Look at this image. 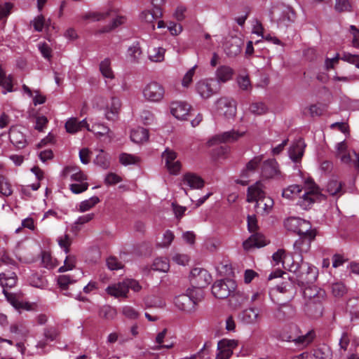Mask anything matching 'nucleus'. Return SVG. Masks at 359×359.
<instances>
[{"label":"nucleus","instance_id":"56","mask_svg":"<svg viewBox=\"0 0 359 359\" xmlns=\"http://www.w3.org/2000/svg\"><path fill=\"white\" fill-rule=\"evenodd\" d=\"M124 22V18L122 16L118 17L114 19L110 25H106L102 27L101 32H109L112 29H115L118 26L122 25Z\"/></svg>","mask_w":359,"mask_h":359},{"label":"nucleus","instance_id":"46","mask_svg":"<svg viewBox=\"0 0 359 359\" xmlns=\"http://www.w3.org/2000/svg\"><path fill=\"white\" fill-rule=\"evenodd\" d=\"M94 163L100 166L103 169H107L109 166V161L107 155L104 152L103 150H100V153L97 155L94 159Z\"/></svg>","mask_w":359,"mask_h":359},{"label":"nucleus","instance_id":"45","mask_svg":"<svg viewBox=\"0 0 359 359\" xmlns=\"http://www.w3.org/2000/svg\"><path fill=\"white\" fill-rule=\"evenodd\" d=\"M292 311V309L288 305H283L279 306L275 312V317L279 320H284L290 317V313Z\"/></svg>","mask_w":359,"mask_h":359},{"label":"nucleus","instance_id":"36","mask_svg":"<svg viewBox=\"0 0 359 359\" xmlns=\"http://www.w3.org/2000/svg\"><path fill=\"white\" fill-rule=\"evenodd\" d=\"M0 86L3 88V93L13 91V79L11 75L6 76L0 67Z\"/></svg>","mask_w":359,"mask_h":359},{"label":"nucleus","instance_id":"40","mask_svg":"<svg viewBox=\"0 0 359 359\" xmlns=\"http://www.w3.org/2000/svg\"><path fill=\"white\" fill-rule=\"evenodd\" d=\"M169 262L166 258L157 257L153 262L151 269L154 271L165 272L169 269Z\"/></svg>","mask_w":359,"mask_h":359},{"label":"nucleus","instance_id":"20","mask_svg":"<svg viewBox=\"0 0 359 359\" xmlns=\"http://www.w3.org/2000/svg\"><path fill=\"white\" fill-rule=\"evenodd\" d=\"M243 41L239 37H231L226 41L224 45V51L229 57H235L241 51Z\"/></svg>","mask_w":359,"mask_h":359},{"label":"nucleus","instance_id":"41","mask_svg":"<svg viewBox=\"0 0 359 359\" xmlns=\"http://www.w3.org/2000/svg\"><path fill=\"white\" fill-rule=\"evenodd\" d=\"M100 70L102 76L105 78L113 79L114 76L111 68V62L109 58H106L100 62Z\"/></svg>","mask_w":359,"mask_h":359},{"label":"nucleus","instance_id":"28","mask_svg":"<svg viewBox=\"0 0 359 359\" xmlns=\"http://www.w3.org/2000/svg\"><path fill=\"white\" fill-rule=\"evenodd\" d=\"M233 74V70L228 66H220L216 71V78L215 81L220 83H225L231 79L232 76Z\"/></svg>","mask_w":359,"mask_h":359},{"label":"nucleus","instance_id":"53","mask_svg":"<svg viewBox=\"0 0 359 359\" xmlns=\"http://www.w3.org/2000/svg\"><path fill=\"white\" fill-rule=\"evenodd\" d=\"M119 161L124 165H133L137 163L138 158L132 154L122 153L119 156Z\"/></svg>","mask_w":359,"mask_h":359},{"label":"nucleus","instance_id":"50","mask_svg":"<svg viewBox=\"0 0 359 359\" xmlns=\"http://www.w3.org/2000/svg\"><path fill=\"white\" fill-rule=\"evenodd\" d=\"M13 191L11 184L8 182L6 177L0 175V194L5 196H8L12 194Z\"/></svg>","mask_w":359,"mask_h":359},{"label":"nucleus","instance_id":"58","mask_svg":"<svg viewBox=\"0 0 359 359\" xmlns=\"http://www.w3.org/2000/svg\"><path fill=\"white\" fill-rule=\"evenodd\" d=\"M237 83L239 88L243 90H251V83L248 76H240L237 79Z\"/></svg>","mask_w":359,"mask_h":359},{"label":"nucleus","instance_id":"52","mask_svg":"<svg viewBox=\"0 0 359 359\" xmlns=\"http://www.w3.org/2000/svg\"><path fill=\"white\" fill-rule=\"evenodd\" d=\"M272 258L276 264L282 262L283 266L287 262H290V257L285 255V252L284 250H278L277 252L273 253Z\"/></svg>","mask_w":359,"mask_h":359},{"label":"nucleus","instance_id":"34","mask_svg":"<svg viewBox=\"0 0 359 359\" xmlns=\"http://www.w3.org/2000/svg\"><path fill=\"white\" fill-rule=\"evenodd\" d=\"M343 184L337 180H330L326 186L327 191L331 196H340L345 193V191L342 189Z\"/></svg>","mask_w":359,"mask_h":359},{"label":"nucleus","instance_id":"6","mask_svg":"<svg viewBox=\"0 0 359 359\" xmlns=\"http://www.w3.org/2000/svg\"><path fill=\"white\" fill-rule=\"evenodd\" d=\"M189 280L194 290L207 287L212 280V276L209 272L202 268H194L191 271Z\"/></svg>","mask_w":359,"mask_h":359},{"label":"nucleus","instance_id":"62","mask_svg":"<svg viewBox=\"0 0 359 359\" xmlns=\"http://www.w3.org/2000/svg\"><path fill=\"white\" fill-rule=\"evenodd\" d=\"M73 282L74 280L67 275H61L57 278V283L62 290H67L68 285Z\"/></svg>","mask_w":359,"mask_h":359},{"label":"nucleus","instance_id":"38","mask_svg":"<svg viewBox=\"0 0 359 359\" xmlns=\"http://www.w3.org/2000/svg\"><path fill=\"white\" fill-rule=\"evenodd\" d=\"M347 307L351 316V320L359 319V298L350 299L347 302Z\"/></svg>","mask_w":359,"mask_h":359},{"label":"nucleus","instance_id":"11","mask_svg":"<svg viewBox=\"0 0 359 359\" xmlns=\"http://www.w3.org/2000/svg\"><path fill=\"white\" fill-rule=\"evenodd\" d=\"M165 161V166L172 175H177L181 169V163L175 161L177 158V153L173 150L166 148L161 155Z\"/></svg>","mask_w":359,"mask_h":359},{"label":"nucleus","instance_id":"4","mask_svg":"<svg viewBox=\"0 0 359 359\" xmlns=\"http://www.w3.org/2000/svg\"><path fill=\"white\" fill-rule=\"evenodd\" d=\"M202 299V291L187 289L185 294L175 297L174 302L175 306L181 311L191 312L195 310V306Z\"/></svg>","mask_w":359,"mask_h":359},{"label":"nucleus","instance_id":"54","mask_svg":"<svg viewBox=\"0 0 359 359\" xmlns=\"http://www.w3.org/2000/svg\"><path fill=\"white\" fill-rule=\"evenodd\" d=\"M165 49L163 48H154L149 54V59L154 62H161L164 59Z\"/></svg>","mask_w":359,"mask_h":359},{"label":"nucleus","instance_id":"1","mask_svg":"<svg viewBox=\"0 0 359 359\" xmlns=\"http://www.w3.org/2000/svg\"><path fill=\"white\" fill-rule=\"evenodd\" d=\"M284 226L287 231L298 234L300 236L294 243V246L297 249H301L302 245L306 241H307V245L309 247L311 242L316 238V230L312 229L311 224L309 221L302 218L290 217L285 219Z\"/></svg>","mask_w":359,"mask_h":359},{"label":"nucleus","instance_id":"37","mask_svg":"<svg viewBox=\"0 0 359 359\" xmlns=\"http://www.w3.org/2000/svg\"><path fill=\"white\" fill-rule=\"evenodd\" d=\"M313 335H314V333L313 332H309L306 334L299 336L297 338H294L292 336H289L287 337L286 340L287 341H294L295 343V344L299 345H299L304 346V345H307L310 342H311V341L313 339Z\"/></svg>","mask_w":359,"mask_h":359},{"label":"nucleus","instance_id":"17","mask_svg":"<svg viewBox=\"0 0 359 359\" xmlns=\"http://www.w3.org/2000/svg\"><path fill=\"white\" fill-rule=\"evenodd\" d=\"M269 242L265 236L261 233H252L248 239L243 243L245 250H250L252 248H262L266 246Z\"/></svg>","mask_w":359,"mask_h":359},{"label":"nucleus","instance_id":"3","mask_svg":"<svg viewBox=\"0 0 359 359\" xmlns=\"http://www.w3.org/2000/svg\"><path fill=\"white\" fill-rule=\"evenodd\" d=\"M305 184L307 187L306 190L297 202V205L303 210H309L314 203L326 200V196L320 191L319 187L311 178L307 179Z\"/></svg>","mask_w":359,"mask_h":359},{"label":"nucleus","instance_id":"61","mask_svg":"<svg viewBox=\"0 0 359 359\" xmlns=\"http://www.w3.org/2000/svg\"><path fill=\"white\" fill-rule=\"evenodd\" d=\"M36 125L34 128L39 132L43 131V128L46 126L48 121V118L43 115H36Z\"/></svg>","mask_w":359,"mask_h":359},{"label":"nucleus","instance_id":"7","mask_svg":"<svg viewBox=\"0 0 359 359\" xmlns=\"http://www.w3.org/2000/svg\"><path fill=\"white\" fill-rule=\"evenodd\" d=\"M259 185V182H256L255 184L248 188V201H257L258 207L263 205V209L268 212L271 208L273 202L272 199L269 198L267 203H264V192L262 190Z\"/></svg>","mask_w":359,"mask_h":359},{"label":"nucleus","instance_id":"31","mask_svg":"<svg viewBox=\"0 0 359 359\" xmlns=\"http://www.w3.org/2000/svg\"><path fill=\"white\" fill-rule=\"evenodd\" d=\"M130 139L135 143H142L149 139V132L144 128L137 127L131 131Z\"/></svg>","mask_w":359,"mask_h":359},{"label":"nucleus","instance_id":"64","mask_svg":"<svg viewBox=\"0 0 359 359\" xmlns=\"http://www.w3.org/2000/svg\"><path fill=\"white\" fill-rule=\"evenodd\" d=\"M350 32L353 36V46L359 48V29L355 25H351Z\"/></svg>","mask_w":359,"mask_h":359},{"label":"nucleus","instance_id":"35","mask_svg":"<svg viewBox=\"0 0 359 359\" xmlns=\"http://www.w3.org/2000/svg\"><path fill=\"white\" fill-rule=\"evenodd\" d=\"M313 355L315 359H332V352L326 344H322L313 350Z\"/></svg>","mask_w":359,"mask_h":359},{"label":"nucleus","instance_id":"44","mask_svg":"<svg viewBox=\"0 0 359 359\" xmlns=\"http://www.w3.org/2000/svg\"><path fill=\"white\" fill-rule=\"evenodd\" d=\"M116 315V311L109 305H104L99 310V316L107 320L113 319Z\"/></svg>","mask_w":359,"mask_h":359},{"label":"nucleus","instance_id":"27","mask_svg":"<svg viewBox=\"0 0 359 359\" xmlns=\"http://www.w3.org/2000/svg\"><path fill=\"white\" fill-rule=\"evenodd\" d=\"M18 276L15 272L7 271L0 273V285L3 290L6 287L12 288L15 286Z\"/></svg>","mask_w":359,"mask_h":359},{"label":"nucleus","instance_id":"55","mask_svg":"<svg viewBox=\"0 0 359 359\" xmlns=\"http://www.w3.org/2000/svg\"><path fill=\"white\" fill-rule=\"evenodd\" d=\"M267 108L263 102H255L250 107L251 113L256 115H262L266 113Z\"/></svg>","mask_w":359,"mask_h":359},{"label":"nucleus","instance_id":"63","mask_svg":"<svg viewBox=\"0 0 359 359\" xmlns=\"http://www.w3.org/2000/svg\"><path fill=\"white\" fill-rule=\"evenodd\" d=\"M107 265L111 271L122 269L123 266L122 263L114 257H110L107 259Z\"/></svg>","mask_w":359,"mask_h":359},{"label":"nucleus","instance_id":"5","mask_svg":"<svg viewBox=\"0 0 359 359\" xmlns=\"http://www.w3.org/2000/svg\"><path fill=\"white\" fill-rule=\"evenodd\" d=\"M236 283L232 279L218 280L212 286V293L217 299L230 297L236 288Z\"/></svg>","mask_w":359,"mask_h":359},{"label":"nucleus","instance_id":"60","mask_svg":"<svg viewBox=\"0 0 359 359\" xmlns=\"http://www.w3.org/2000/svg\"><path fill=\"white\" fill-rule=\"evenodd\" d=\"M88 186L89 185L88 182L74 183L69 185V189L72 193L79 194L86 191L88 188Z\"/></svg>","mask_w":359,"mask_h":359},{"label":"nucleus","instance_id":"24","mask_svg":"<svg viewBox=\"0 0 359 359\" xmlns=\"http://www.w3.org/2000/svg\"><path fill=\"white\" fill-rule=\"evenodd\" d=\"M279 172L278 163L275 159H268L262 165V175L266 179L273 177Z\"/></svg>","mask_w":359,"mask_h":359},{"label":"nucleus","instance_id":"33","mask_svg":"<svg viewBox=\"0 0 359 359\" xmlns=\"http://www.w3.org/2000/svg\"><path fill=\"white\" fill-rule=\"evenodd\" d=\"M262 161L261 156H255L250 160L241 170V177L243 178H248L250 172H255L256 168L259 165Z\"/></svg>","mask_w":359,"mask_h":359},{"label":"nucleus","instance_id":"22","mask_svg":"<svg viewBox=\"0 0 359 359\" xmlns=\"http://www.w3.org/2000/svg\"><path fill=\"white\" fill-rule=\"evenodd\" d=\"M323 307L321 301H308L305 304L304 311L306 314L313 318H317L323 315Z\"/></svg>","mask_w":359,"mask_h":359},{"label":"nucleus","instance_id":"57","mask_svg":"<svg viewBox=\"0 0 359 359\" xmlns=\"http://www.w3.org/2000/svg\"><path fill=\"white\" fill-rule=\"evenodd\" d=\"M65 128L67 133H75L79 130L78 119L76 118H69L65 123Z\"/></svg>","mask_w":359,"mask_h":359},{"label":"nucleus","instance_id":"13","mask_svg":"<svg viewBox=\"0 0 359 359\" xmlns=\"http://www.w3.org/2000/svg\"><path fill=\"white\" fill-rule=\"evenodd\" d=\"M280 12L279 17L277 20L279 25L288 26L294 22L297 18V14L294 10L288 5L281 4L276 7Z\"/></svg>","mask_w":359,"mask_h":359},{"label":"nucleus","instance_id":"12","mask_svg":"<svg viewBox=\"0 0 359 359\" xmlns=\"http://www.w3.org/2000/svg\"><path fill=\"white\" fill-rule=\"evenodd\" d=\"M237 346L236 340L227 339L220 340L217 344L218 353L216 359H229L233 353V349Z\"/></svg>","mask_w":359,"mask_h":359},{"label":"nucleus","instance_id":"19","mask_svg":"<svg viewBox=\"0 0 359 359\" xmlns=\"http://www.w3.org/2000/svg\"><path fill=\"white\" fill-rule=\"evenodd\" d=\"M191 106L184 102H175L172 104L171 114L177 119L185 120L189 115Z\"/></svg>","mask_w":359,"mask_h":359},{"label":"nucleus","instance_id":"25","mask_svg":"<svg viewBox=\"0 0 359 359\" xmlns=\"http://www.w3.org/2000/svg\"><path fill=\"white\" fill-rule=\"evenodd\" d=\"M9 140L18 149H23L27 144L25 135L15 128H11L10 130Z\"/></svg>","mask_w":359,"mask_h":359},{"label":"nucleus","instance_id":"51","mask_svg":"<svg viewBox=\"0 0 359 359\" xmlns=\"http://www.w3.org/2000/svg\"><path fill=\"white\" fill-rule=\"evenodd\" d=\"M3 293L5 295L8 302L17 309L23 307V302H20L15 297V294L8 292L6 289L3 290Z\"/></svg>","mask_w":359,"mask_h":359},{"label":"nucleus","instance_id":"14","mask_svg":"<svg viewBox=\"0 0 359 359\" xmlns=\"http://www.w3.org/2000/svg\"><path fill=\"white\" fill-rule=\"evenodd\" d=\"M244 133H240L237 130H230L217 134L212 137L209 141V145L212 146L218 143H231L237 141L243 135Z\"/></svg>","mask_w":359,"mask_h":359},{"label":"nucleus","instance_id":"47","mask_svg":"<svg viewBox=\"0 0 359 359\" xmlns=\"http://www.w3.org/2000/svg\"><path fill=\"white\" fill-rule=\"evenodd\" d=\"M351 4L349 0H335L334 10L337 13L351 11Z\"/></svg>","mask_w":359,"mask_h":359},{"label":"nucleus","instance_id":"23","mask_svg":"<svg viewBox=\"0 0 359 359\" xmlns=\"http://www.w3.org/2000/svg\"><path fill=\"white\" fill-rule=\"evenodd\" d=\"M248 294L245 292L239 290H234L231 294L229 302L231 308L237 309L244 306L248 302Z\"/></svg>","mask_w":359,"mask_h":359},{"label":"nucleus","instance_id":"18","mask_svg":"<svg viewBox=\"0 0 359 359\" xmlns=\"http://www.w3.org/2000/svg\"><path fill=\"white\" fill-rule=\"evenodd\" d=\"M306 144L302 138L297 140L290 147L288 154L290 159L294 162L299 161L304 152Z\"/></svg>","mask_w":359,"mask_h":359},{"label":"nucleus","instance_id":"49","mask_svg":"<svg viewBox=\"0 0 359 359\" xmlns=\"http://www.w3.org/2000/svg\"><path fill=\"white\" fill-rule=\"evenodd\" d=\"M110 14V11L106 12H90L86 13L83 18L86 20L90 19L93 21H100L107 18Z\"/></svg>","mask_w":359,"mask_h":359},{"label":"nucleus","instance_id":"48","mask_svg":"<svg viewBox=\"0 0 359 359\" xmlns=\"http://www.w3.org/2000/svg\"><path fill=\"white\" fill-rule=\"evenodd\" d=\"M99 202L100 199L97 196H93L88 200L83 201L80 203L79 211L82 212H86L95 206Z\"/></svg>","mask_w":359,"mask_h":359},{"label":"nucleus","instance_id":"8","mask_svg":"<svg viewBox=\"0 0 359 359\" xmlns=\"http://www.w3.org/2000/svg\"><path fill=\"white\" fill-rule=\"evenodd\" d=\"M197 93L204 99L210 97L220 90V85L215 79L201 80L196 85Z\"/></svg>","mask_w":359,"mask_h":359},{"label":"nucleus","instance_id":"10","mask_svg":"<svg viewBox=\"0 0 359 359\" xmlns=\"http://www.w3.org/2000/svg\"><path fill=\"white\" fill-rule=\"evenodd\" d=\"M164 88L157 82H151L143 90L145 99L151 102H160L164 96Z\"/></svg>","mask_w":359,"mask_h":359},{"label":"nucleus","instance_id":"32","mask_svg":"<svg viewBox=\"0 0 359 359\" xmlns=\"http://www.w3.org/2000/svg\"><path fill=\"white\" fill-rule=\"evenodd\" d=\"M107 292L109 294L116 297H126L128 292V285H126L124 283H119L113 286H108Z\"/></svg>","mask_w":359,"mask_h":359},{"label":"nucleus","instance_id":"42","mask_svg":"<svg viewBox=\"0 0 359 359\" xmlns=\"http://www.w3.org/2000/svg\"><path fill=\"white\" fill-rule=\"evenodd\" d=\"M128 55L130 58L132 62H138L141 55L142 50L140 46L139 42H135L128 48Z\"/></svg>","mask_w":359,"mask_h":359},{"label":"nucleus","instance_id":"15","mask_svg":"<svg viewBox=\"0 0 359 359\" xmlns=\"http://www.w3.org/2000/svg\"><path fill=\"white\" fill-rule=\"evenodd\" d=\"M339 59L348 63L355 65V67L359 69V55L344 52L343 53L341 57L339 56V53H337L335 57L333 58H327L325 62L326 69L328 70L330 69H332L334 64L337 63Z\"/></svg>","mask_w":359,"mask_h":359},{"label":"nucleus","instance_id":"29","mask_svg":"<svg viewBox=\"0 0 359 359\" xmlns=\"http://www.w3.org/2000/svg\"><path fill=\"white\" fill-rule=\"evenodd\" d=\"M303 295L309 299V301H321L324 298L325 291L318 290L316 287H306L303 292Z\"/></svg>","mask_w":359,"mask_h":359},{"label":"nucleus","instance_id":"21","mask_svg":"<svg viewBox=\"0 0 359 359\" xmlns=\"http://www.w3.org/2000/svg\"><path fill=\"white\" fill-rule=\"evenodd\" d=\"M121 104L118 98L113 97L105 109V117L107 120L115 121L118 118Z\"/></svg>","mask_w":359,"mask_h":359},{"label":"nucleus","instance_id":"59","mask_svg":"<svg viewBox=\"0 0 359 359\" xmlns=\"http://www.w3.org/2000/svg\"><path fill=\"white\" fill-rule=\"evenodd\" d=\"M247 222L248 231L252 233H257V231L259 229V226L256 216L255 215H248L247 217Z\"/></svg>","mask_w":359,"mask_h":359},{"label":"nucleus","instance_id":"43","mask_svg":"<svg viewBox=\"0 0 359 359\" xmlns=\"http://www.w3.org/2000/svg\"><path fill=\"white\" fill-rule=\"evenodd\" d=\"M302 191V188L299 185L292 184L283 190L282 196L286 198H292L299 195Z\"/></svg>","mask_w":359,"mask_h":359},{"label":"nucleus","instance_id":"9","mask_svg":"<svg viewBox=\"0 0 359 359\" xmlns=\"http://www.w3.org/2000/svg\"><path fill=\"white\" fill-rule=\"evenodd\" d=\"M216 108L218 114L226 118H233L236 114V104L231 98L221 97L216 102Z\"/></svg>","mask_w":359,"mask_h":359},{"label":"nucleus","instance_id":"26","mask_svg":"<svg viewBox=\"0 0 359 359\" xmlns=\"http://www.w3.org/2000/svg\"><path fill=\"white\" fill-rule=\"evenodd\" d=\"M238 318L243 323L252 325L258 322L259 315L255 308H249L243 310L239 314Z\"/></svg>","mask_w":359,"mask_h":359},{"label":"nucleus","instance_id":"2","mask_svg":"<svg viewBox=\"0 0 359 359\" xmlns=\"http://www.w3.org/2000/svg\"><path fill=\"white\" fill-rule=\"evenodd\" d=\"M288 270L296 276L298 285L301 287L313 283L318 277L317 268L302 260L301 263L292 261L288 264Z\"/></svg>","mask_w":359,"mask_h":359},{"label":"nucleus","instance_id":"30","mask_svg":"<svg viewBox=\"0 0 359 359\" xmlns=\"http://www.w3.org/2000/svg\"><path fill=\"white\" fill-rule=\"evenodd\" d=\"M162 16V12L159 7L154 6L152 11H145L141 13V18L145 22L153 24L154 21ZM152 29H155L154 25H151Z\"/></svg>","mask_w":359,"mask_h":359},{"label":"nucleus","instance_id":"39","mask_svg":"<svg viewBox=\"0 0 359 359\" xmlns=\"http://www.w3.org/2000/svg\"><path fill=\"white\" fill-rule=\"evenodd\" d=\"M331 290L334 297L341 298L348 292V288L342 282H335L331 285Z\"/></svg>","mask_w":359,"mask_h":359},{"label":"nucleus","instance_id":"16","mask_svg":"<svg viewBox=\"0 0 359 359\" xmlns=\"http://www.w3.org/2000/svg\"><path fill=\"white\" fill-rule=\"evenodd\" d=\"M182 184L191 189H201L205 185L204 180L194 172H187L182 176Z\"/></svg>","mask_w":359,"mask_h":359}]
</instances>
